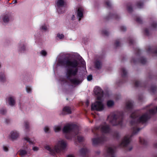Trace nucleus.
<instances>
[{
	"instance_id": "1",
	"label": "nucleus",
	"mask_w": 157,
	"mask_h": 157,
	"mask_svg": "<svg viewBox=\"0 0 157 157\" xmlns=\"http://www.w3.org/2000/svg\"><path fill=\"white\" fill-rule=\"evenodd\" d=\"M58 64L59 66H61L71 67L72 68L67 69L66 74L67 78L70 81L71 83L75 85H78L81 82L76 78H71L72 76H75L76 75L78 71L79 63L77 60L75 59L71 60L68 58L66 57L62 59L59 60Z\"/></svg>"
},
{
	"instance_id": "2",
	"label": "nucleus",
	"mask_w": 157,
	"mask_h": 157,
	"mask_svg": "<svg viewBox=\"0 0 157 157\" xmlns=\"http://www.w3.org/2000/svg\"><path fill=\"white\" fill-rule=\"evenodd\" d=\"M67 146L66 142L63 140H61L58 141L53 148H52L48 145H45L44 147L45 149L49 151L50 154L54 155L56 153H60L66 149Z\"/></svg>"
},
{
	"instance_id": "3",
	"label": "nucleus",
	"mask_w": 157,
	"mask_h": 157,
	"mask_svg": "<svg viewBox=\"0 0 157 157\" xmlns=\"http://www.w3.org/2000/svg\"><path fill=\"white\" fill-rule=\"evenodd\" d=\"M130 117L132 119L130 121V124L132 125H136L137 124H143L146 122L147 120V113L138 115L136 112H134L132 113Z\"/></svg>"
},
{
	"instance_id": "4",
	"label": "nucleus",
	"mask_w": 157,
	"mask_h": 157,
	"mask_svg": "<svg viewBox=\"0 0 157 157\" xmlns=\"http://www.w3.org/2000/svg\"><path fill=\"white\" fill-rule=\"evenodd\" d=\"M107 119L113 125H121L122 124L123 117L120 114H111L108 117Z\"/></svg>"
},
{
	"instance_id": "5",
	"label": "nucleus",
	"mask_w": 157,
	"mask_h": 157,
	"mask_svg": "<svg viewBox=\"0 0 157 157\" xmlns=\"http://www.w3.org/2000/svg\"><path fill=\"white\" fill-rule=\"evenodd\" d=\"M63 131L64 133H71L73 135H77L79 133V128L76 125L68 124L64 126Z\"/></svg>"
},
{
	"instance_id": "6",
	"label": "nucleus",
	"mask_w": 157,
	"mask_h": 157,
	"mask_svg": "<svg viewBox=\"0 0 157 157\" xmlns=\"http://www.w3.org/2000/svg\"><path fill=\"white\" fill-rule=\"evenodd\" d=\"M104 109V105L102 102V99L98 100L94 103L91 104V110L101 111Z\"/></svg>"
},
{
	"instance_id": "7",
	"label": "nucleus",
	"mask_w": 157,
	"mask_h": 157,
	"mask_svg": "<svg viewBox=\"0 0 157 157\" xmlns=\"http://www.w3.org/2000/svg\"><path fill=\"white\" fill-rule=\"evenodd\" d=\"M100 129L102 132L105 133L109 132L110 130L109 127V125L105 123L101 124L100 127H96L92 129V132H94V130Z\"/></svg>"
},
{
	"instance_id": "8",
	"label": "nucleus",
	"mask_w": 157,
	"mask_h": 157,
	"mask_svg": "<svg viewBox=\"0 0 157 157\" xmlns=\"http://www.w3.org/2000/svg\"><path fill=\"white\" fill-rule=\"evenodd\" d=\"M92 140L93 145H96L106 141L107 140V138L104 135H103L99 138H93Z\"/></svg>"
},
{
	"instance_id": "9",
	"label": "nucleus",
	"mask_w": 157,
	"mask_h": 157,
	"mask_svg": "<svg viewBox=\"0 0 157 157\" xmlns=\"http://www.w3.org/2000/svg\"><path fill=\"white\" fill-rule=\"evenodd\" d=\"M131 136L132 135H128L125 136L120 144L119 146L120 147H124L128 145L130 142Z\"/></svg>"
},
{
	"instance_id": "10",
	"label": "nucleus",
	"mask_w": 157,
	"mask_h": 157,
	"mask_svg": "<svg viewBox=\"0 0 157 157\" xmlns=\"http://www.w3.org/2000/svg\"><path fill=\"white\" fill-rule=\"evenodd\" d=\"M65 2L64 0H57L56 3V6L58 13H62L64 12L61 11V9L65 5Z\"/></svg>"
},
{
	"instance_id": "11",
	"label": "nucleus",
	"mask_w": 157,
	"mask_h": 157,
	"mask_svg": "<svg viewBox=\"0 0 157 157\" xmlns=\"http://www.w3.org/2000/svg\"><path fill=\"white\" fill-rule=\"evenodd\" d=\"M94 92L96 95L97 100H100L103 97V92L102 90L98 87H95L94 89Z\"/></svg>"
},
{
	"instance_id": "12",
	"label": "nucleus",
	"mask_w": 157,
	"mask_h": 157,
	"mask_svg": "<svg viewBox=\"0 0 157 157\" xmlns=\"http://www.w3.org/2000/svg\"><path fill=\"white\" fill-rule=\"evenodd\" d=\"M19 136V133L16 131H12L10 133V137L12 140L17 139Z\"/></svg>"
},
{
	"instance_id": "13",
	"label": "nucleus",
	"mask_w": 157,
	"mask_h": 157,
	"mask_svg": "<svg viewBox=\"0 0 157 157\" xmlns=\"http://www.w3.org/2000/svg\"><path fill=\"white\" fill-rule=\"evenodd\" d=\"M107 152L110 157H115L114 155L115 149L114 147H109L107 150Z\"/></svg>"
},
{
	"instance_id": "14",
	"label": "nucleus",
	"mask_w": 157,
	"mask_h": 157,
	"mask_svg": "<svg viewBox=\"0 0 157 157\" xmlns=\"http://www.w3.org/2000/svg\"><path fill=\"white\" fill-rule=\"evenodd\" d=\"M23 147V149H21L19 151V155L22 156H25L27 154V151L26 150L28 148V146L24 145Z\"/></svg>"
},
{
	"instance_id": "15",
	"label": "nucleus",
	"mask_w": 157,
	"mask_h": 157,
	"mask_svg": "<svg viewBox=\"0 0 157 157\" xmlns=\"http://www.w3.org/2000/svg\"><path fill=\"white\" fill-rule=\"evenodd\" d=\"M83 10L82 7H79L77 10V16L79 18L78 21H80L81 18L83 16Z\"/></svg>"
},
{
	"instance_id": "16",
	"label": "nucleus",
	"mask_w": 157,
	"mask_h": 157,
	"mask_svg": "<svg viewBox=\"0 0 157 157\" xmlns=\"http://www.w3.org/2000/svg\"><path fill=\"white\" fill-rule=\"evenodd\" d=\"M7 101L9 105L11 106H13L15 104L14 98L12 97H9L7 100Z\"/></svg>"
},
{
	"instance_id": "17",
	"label": "nucleus",
	"mask_w": 157,
	"mask_h": 157,
	"mask_svg": "<svg viewBox=\"0 0 157 157\" xmlns=\"http://www.w3.org/2000/svg\"><path fill=\"white\" fill-rule=\"evenodd\" d=\"M133 106V104L132 101H128L126 103V109L128 110H131Z\"/></svg>"
},
{
	"instance_id": "18",
	"label": "nucleus",
	"mask_w": 157,
	"mask_h": 157,
	"mask_svg": "<svg viewBox=\"0 0 157 157\" xmlns=\"http://www.w3.org/2000/svg\"><path fill=\"white\" fill-rule=\"evenodd\" d=\"M88 150L86 148H82L79 151L80 155L82 156H84L87 152Z\"/></svg>"
},
{
	"instance_id": "19",
	"label": "nucleus",
	"mask_w": 157,
	"mask_h": 157,
	"mask_svg": "<svg viewBox=\"0 0 157 157\" xmlns=\"http://www.w3.org/2000/svg\"><path fill=\"white\" fill-rule=\"evenodd\" d=\"M95 67L98 69L101 68L102 66V63L99 60L97 59L95 62Z\"/></svg>"
},
{
	"instance_id": "20",
	"label": "nucleus",
	"mask_w": 157,
	"mask_h": 157,
	"mask_svg": "<svg viewBox=\"0 0 157 157\" xmlns=\"http://www.w3.org/2000/svg\"><path fill=\"white\" fill-rule=\"evenodd\" d=\"M63 112L67 114H70L71 113V108L69 106L65 107L63 109Z\"/></svg>"
},
{
	"instance_id": "21",
	"label": "nucleus",
	"mask_w": 157,
	"mask_h": 157,
	"mask_svg": "<svg viewBox=\"0 0 157 157\" xmlns=\"http://www.w3.org/2000/svg\"><path fill=\"white\" fill-rule=\"evenodd\" d=\"M2 19L4 22L5 23L8 22L9 21L8 15L7 14L3 15L2 17Z\"/></svg>"
},
{
	"instance_id": "22",
	"label": "nucleus",
	"mask_w": 157,
	"mask_h": 157,
	"mask_svg": "<svg viewBox=\"0 0 157 157\" xmlns=\"http://www.w3.org/2000/svg\"><path fill=\"white\" fill-rule=\"evenodd\" d=\"M24 139L27 142H29V144H34V141L32 140L29 138L28 137H25Z\"/></svg>"
},
{
	"instance_id": "23",
	"label": "nucleus",
	"mask_w": 157,
	"mask_h": 157,
	"mask_svg": "<svg viewBox=\"0 0 157 157\" xmlns=\"http://www.w3.org/2000/svg\"><path fill=\"white\" fill-rule=\"evenodd\" d=\"M80 133V131H79V133L77 135L74 134V135H77V138L79 142H81L83 140L84 138L82 136H81L80 134H79Z\"/></svg>"
},
{
	"instance_id": "24",
	"label": "nucleus",
	"mask_w": 157,
	"mask_h": 157,
	"mask_svg": "<svg viewBox=\"0 0 157 157\" xmlns=\"http://www.w3.org/2000/svg\"><path fill=\"white\" fill-rule=\"evenodd\" d=\"M141 129L137 128V127H134L133 128L132 134H137L140 130Z\"/></svg>"
},
{
	"instance_id": "25",
	"label": "nucleus",
	"mask_w": 157,
	"mask_h": 157,
	"mask_svg": "<svg viewBox=\"0 0 157 157\" xmlns=\"http://www.w3.org/2000/svg\"><path fill=\"white\" fill-rule=\"evenodd\" d=\"M157 90V87L156 86H152L150 88V90L153 94H155Z\"/></svg>"
},
{
	"instance_id": "26",
	"label": "nucleus",
	"mask_w": 157,
	"mask_h": 157,
	"mask_svg": "<svg viewBox=\"0 0 157 157\" xmlns=\"http://www.w3.org/2000/svg\"><path fill=\"white\" fill-rule=\"evenodd\" d=\"M121 75L122 77L125 76L127 74V72L124 68H122L121 70Z\"/></svg>"
},
{
	"instance_id": "27",
	"label": "nucleus",
	"mask_w": 157,
	"mask_h": 157,
	"mask_svg": "<svg viewBox=\"0 0 157 157\" xmlns=\"http://www.w3.org/2000/svg\"><path fill=\"white\" fill-rule=\"evenodd\" d=\"M113 136L115 138L118 139L119 138L120 135L118 132H115L113 133Z\"/></svg>"
},
{
	"instance_id": "28",
	"label": "nucleus",
	"mask_w": 157,
	"mask_h": 157,
	"mask_svg": "<svg viewBox=\"0 0 157 157\" xmlns=\"http://www.w3.org/2000/svg\"><path fill=\"white\" fill-rule=\"evenodd\" d=\"M54 129L55 131L56 132L59 131L61 129V128L60 126H55L54 127Z\"/></svg>"
},
{
	"instance_id": "29",
	"label": "nucleus",
	"mask_w": 157,
	"mask_h": 157,
	"mask_svg": "<svg viewBox=\"0 0 157 157\" xmlns=\"http://www.w3.org/2000/svg\"><path fill=\"white\" fill-rule=\"evenodd\" d=\"M114 104V102L113 101H108L107 102V105L108 107H110L113 105Z\"/></svg>"
},
{
	"instance_id": "30",
	"label": "nucleus",
	"mask_w": 157,
	"mask_h": 157,
	"mask_svg": "<svg viewBox=\"0 0 157 157\" xmlns=\"http://www.w3.org/2000/svg\"><path fill=\"white\" fill-rule=\"evenodd\" d=\"M151 27L153 29H155L157 28V23L153 22L151 24Z\"/></svg>"
},
{
	"instance_id": "31",
	"label": "nucleus",
	"mask_w": 157,
	"mask_h": 157,
	"mask_svg": "<svg viewBox=\"0 0 157 157\" xmlns=\"http://www.w3.org/2000/svg\"><path fill=\"white\" fill-rule=\"evenodd\" d=\"M5 75L3 73L0 74V80L3 81L4 80Z\"/></svg>"
},
{
	"instance_id": "32",
	"label": "nucleus",
	"mask_w": 157,
	"mask_h": 157,
	"mask_svg": "<svg viewBox=\"0 0 157 157\" xmlns=\"http://www.w3.org/2000/svg\"><path fill=\"white\" fill-rule=\"evenodd\" d=\"M140 142L141 144L143 145L145 144L146 143V142L145 140L143 138H140Z\"/></svg>"
},
{
	"instance_id": "33",
	"label": "nucleus",
	"mask_w": 157,
	"mask_h": 157,
	"mask_svg": "<svg viewBox=\"0 0 157 157\" xmlns=\"http://www.w3.org/2000/svg\"><path fill=\"white\" fill-rule=\"evenodd\" d=\"M140 62L142 64H144L146 62V59L143 57H141L140 60Z\"/></svg>"
},
{
	"instance_id": "34",
	"label": "nucleus",
	"mask_w": 157,
	"mask_h": 157,
	"mask_svg": "<svg viewBox=\"0 0 157 157\" xmlns=\"http://www.w3.org/2000/svg\"><path fill=\"white\" fill-rule=\"evenodd\" d=\"M40 53L41 55L44 56H46L47 54L46 52L44 50L41 51Z\"/></svg>"
},
{
	"instance_id": "35",
	"label": "nucleus",
	"mask_w": 157,
	"mask_h": 157,
	"mask_svg": "<svg viewBox=\"0 0 157 157\" xmlns=\"http://www.w3.org/2000/svg\"><path fill=\"white\" fill-rule=\"evenodd\" d=\"M44 130L46 133H48L49 132V128L47 126H45L44 128Z\"/></svg>"
},
{
	"instance_id": "36",
	"label": "nucleus",
	"mask_w": 157,
	"mask_h": 157,
	"mask_svg": "<svg viewBox=\"0 0 157 157\" xmlns=\"http://www.w3.org/2000/svg\"><path fill=\"white\" fill-rule=\"evenodd\" d=\"M148 112L152 114H154L156 112L155 110L154 109H151L149 110H148Z\"/></svg>"
},
{
	"instance_id": "37",
	"label": "nucleus",
	"mask_w": 157,
	"mask_h": 157,
	"mask_svg": "<svg viewBox=\"0 0 157 157\" xmlns=\"http://www.w3.org/2000/svg\"><path fill=\"white\" fill-rule=\"evenodd\" d=\"M6 113V111L5 109H2L0 110V113L2 114H4Z\"/></svg>"
},
{
	"instance_id": "38",
	"label": "nucleus",
	"mask_w": 157,
	"mask_h": 157,
	"mask_svg": "<svg viewBox=\"0 0 157 157\" xmlns=\"http://www.w3.org/2000/svg\"><path fill=\"white\" fill-rule=\"evenodd\" d=\"M24 125H25V128L26 129H28L29 128V123L27 121H25L24 122Z\"/></svg>"
},
{
	"instance_id": "39",
	"label": "nucleus",
	"mask_w": 157,
	"mask_h": 157,
	"mask_svg": "<svg viewBox=\"0 0 157 157\" xmlns=\"http://www.w3.org/2000/svg\"><path fill=\"white\" fill-rule=\"evenodd\" d=\"M57 36L60 39H62L64 38V36L63 34H58L57 35Z\"/></svg>"
},
{
	"instance_id": "40",
	"label": "nucleus",
	"mask_w": 157,
	"mask_h": 157,
	"mask_svg": "<svg viewBox=\"0 0 157 157\" xmlns=\"http://www.w3.org/2000/svg\"><path fill=\"white\" fill-rule=\"evenodd\" d=\"M140 84V82L138 81H136L135 82V86L136 87H138Z\"/></svg>"
},
{
	"instance_id": "41",
	"label": "nucleus",
	"mask_w": 157,
	"mask_h": 157,
	"mask_svg": "<svg viewBox=\"0 0 157 157\" xmlns=\"http://www.w3.org/2000/svg\"><path fill=\"white\" fill-rule=\"evenodd\" d=\"M26 90L27 92L29 93L31 91V89L30 87L27 86L26 87Z\"/></svg>"
},
{
	"instance_id": "42",
	"label": "nucleus",
	"mask_w": 157,
	"mask_h": 157,
	"mask_svg": "<svg viewBox=\"0 0 157 157\" xmlns=\"http://www.w3.org/2000/svg\"><path fill=\"white\" fill-rule=\"evenodd\" d=\"M136 20L138 22L140 23H141L142 21V19L139 17H137Z\"/></svg>"
},
{
	"instance_id": "43",
	"label": "nucleus",
	"mask_w": 157,
	"mask_h": 157,
	"mask_svg": "<svg viewBox=\"0 0 157 157\" xmlns=\"http://www.w3.org/2000/svg\"><path fill=\"white\" fill-rule=\"evenodd\" d=\"M143 6V3L139 2L137 4V6L139 8H141Z\"/></svg>"
},
{
	"instance_id": "44",
	"label": "nucleus",
	"mask_w": 157,
	"mask_h": 157,
	"mask_svg": "<svg viewBox=\"0 0 157 157\" xmlns=\"http://www.w3.org/2000/svg\"><path fill=\"white\" fill-rule=\"evenodd\" d=\"M92 76L91 75H89L87 77V79L88 81H90L92 79Z\"/></svg>"
},
{
	"instance_id": "45",
	"label": "nucleus",
	"mask_w": 157,
	"mask_h": 157,
	"mask_svg": "<svg viewBox=\"0 0 157 157\" xmlns=\"http://www.w3.org/2000/svg\"><path fill=\"white\" fill-rule=\"evenodd\" d=\"M39 149V148L37 147H33V150L34 151H37Z\"/></svg>"
},
{
	"instance_id": "46",
	"label": "nucleus",
	"mask_w": 157,
	"mask_h": 157,
	"mask_svg": "<svg viewBox=\"0 0 157 157\" xmlns=\"http://www.w3.org/2000/svg\"><path fill=\"white\" fill-rule=\"evenodd\" d=\"M41 29L44 30H46L47 29V27L46 26L43 25L41 26Z\"/></svg>"
},
{
	"instance_id": "47",
	"label": "nucleus",
	"mask_w": 157,
	"mask_h": 157,
	"mask_svg": "<svg viewBox=\"0 0 157 157\" xmlns=\"http://www.w3.org/2000/svg\"><path fill=\"white\" fill-rule=\"evenodd\" d=\"M121 29L122 31H124L126 30V28L124 26H121Z\"/></svg>"
},
{
	"instance_id": "48",
	"label": "nucleus",
	"mask_w": 157,
	"mask_h": 157,
	"mask_svg": "<svg viewBox=\"0 0 157 157\" xmlns=\"http://www.w3.org/2000/svg\"><path fill=\"white\" fill-rule=\"evenodd\" d=\"M128 10L129 12H131L132 10V8L131 6H129L128 7Z\"/></svg>"
},
{
	"instance_id": "49",
	"label": "nucleus",
	"mask_w": 157,
	"mask_h": 157,
	"mask_svg": "<svg viewBox=\"0 0 157 157\" xmlns=\"http://www.w3.org/2000/svg\"><path fill=\"white\" fill-rule=\"evenodd\" d=\"M105 3H106V5L108 6L109 7L111 5V4L110 2H109L108 1H106V2H105Z\"/></svg>"
},
{
	"instance_id": "50",
	"label": "nucleus",
	"mask_w": 157,
	"mask_h": 157,
	"mask_svg": "<svg viewBox=\"0 0 157 157\" xmlns=\"http://www.w3.org/2000/svg\"><path fill=\"white\" fill-rule=\"evenodd\" d=\"M103 34L107 36L108 35V33L106 30H104L103 31Z\"/></svg>"
},
{
	"instance_id": "51",
	"label": "nucleus",
	"mask_w": 157,
	"mask_h": 157,
	"mask_svg": "<svg viewBox=\"0 0 157 157\" xmlns=\"http://www.w3.org/2000/svg\"><path fill=\"white\" fill-rule=\"evenodd\" d=\"M3 149L5 151H7L8 150V148L7 147L5 146H3Z\"/></svg>"
},
{
	"instance_id": "52",
	"label": "nucleus",
	"mask_w": 157,
	"mask_h": 157,
	"mask_svg": "<svg viewBox=\"0 0 157 157\" xmlns=\"http://www.w3.org/2000/svg\"><path fill=\"white\" fill-rule=\"evenodd\" d=\"M119 44H120V43L117 40L116 41V42H115V44L116 47H118V46H119Z\"/></svg>"
},
{
	"instance_id": "53",
	"label": "nucleus",
	"mask_w": 157,
	"mask_h": 157,
	"mask_svg": "<svg viewBox=\"0 0 157 157\" xmlns=\"http://www.w3.org/2000/svg\"><path fill=\"white\" fill-rule=\"evenodd\" d=\"M153 53L157 55V47L155 48V49L154 50H153Z\"/></svg>"
},
{
	"instance_id": "54",
	"label": "nucleus",
	"mask_w": 157,
	"mask_h": 157,
	"mask_svg": "<svg viewBox=\"0 0 157 157\" xmlns=\"http://www.w3.org/2000/svg\"><path fill=\"white\" fill-rule=\"evenodd\" d=\"M67 157H75L74 156L72 155H68Z\"/></svg>"
},
{
	"instance_id": "55",
	"label": "nucleus",
	"mask_w": 157,
	"mask_h": 157,
	"mask_svg": "<svg viewBox=\"0 0 157 157\" xmlns=\"http://www.w3.org/2000/svg\"><path fill=\"white\" fill-rule=\"evenodd\" d=\"M132 149V147H131L129 148L128 149V150L129 151H130Z\"/></svg>"
},
{
	"instance_id": "56",
	"label": "nucleus",
	"mask_w": 157,
	"mask_h": 157,
	"mask_svg": "<svg viewBox=\"0 0 157 157\" xmlns=\"http://www.w3.org/2000/svg\"><path fill=\"white\" fill-rule=\"evenodd\" d=\"M74 18H75V16L74 15H73L72 16V17H71V19L72 20H74Z\"/></svg>"
},
{
	"instance_id": "57",
	"label": "nucleus",
	"mask_w": 157,
	"mask_h": 157,
	"mask_svg": "<svg viewBox=\"0 0 157 157\" xmlns=\"http://www.w3.org/2000/svg\"><path fill=\"white\" fill-rule=\"evenodd\" d=\"M154 146L155 148H157V143L154 144Z\"/></svg>"
},
{
	"instance_id": "58",
	"label": "nucleus",
	"mask_w": 157,
	"mask_h": 157,
	"mask_svg": "<svg viewBox=\"0 0 157 157\" xmlns=\"http://www.w3.org/2000/svg\"><path fill=\"white\" fill-rule=\"evenodd\" d=\"M132 41H133V40L132 39H131L129 41V43H131V44H132Z\"/></svg>"
},
{
	"instance_id": "59",
	"label": "nucleus",
	"mask_w": 157,
	"mask_h": 157,
	"mask_svg": "<svg viewBox=\"0 0 157 157\" xmlns=\"http://www.w3.org/2000/svg\"><path fill=\"white\" fill-rule=\"evenodd\" d=\"M13 3H17V0H13Z\"/></svg>"
},
{
	"instance_id": "60",
	"label": "nucleus",
	"mask_w": 157,
	"mask_h": 157,
	"mask_svg": "<svg viewBox=\"0 0 157 157\" xmlns=\"http://www.w3.org/2000/svg\"><path fill=\"white\" fill-rule=\"evenodd\" d=\"M147 49H148V52H149L150 51V49H151L148 46Z\"/></svg>"
},
{
	"instance_id": "61",
	"label": "nucleus",
	"mask_w": 157,
	"mask_h": 157,
	"mask_svg": "<svg viewBox=\"0 0 157 157\" xmlns=\"http://www.w3.org/2000/svg\"><path fill=\"white\" fill-rule=\"evenodd\" d=\"M86 104L87 106L88 105H89V102L88 101H87L86 102Z\"/></svg>"
},
{
	"instance_id": "62",
	"label": "nucleus",
	"mask_w": 157,
	"mask_h": 157,
	"mask_svg": "<svg viewBox=\"0 0 157 157\" xmlns=\"http://www.w3.org/2000/svg\"><path fill=\"white\" fill-rule=\"evenodd\" d=\"M84 63H85V62H84V61H82V64H84Z\"/></svg>"
},
{
	"instance_id": "63",
	"label": "nucleus",
	"mask_w": 157,
	"mask_h": 157,
	"mask_svg": "<svg viewBox=\"0 0 157 157\" xmlns=\"http://www.w3.org/2000/svg\"><path fill=\"white\" fill-rule=\"evenodd\" d=\"M148 117V120L150 119V117H149V116H148V117Z\"/></svg>"
},
{
	"instance_id": "64",
	"label": "nucleus",
	"mask_w": 157,
	"mask_h": 157,
	"mask_svg": "<svg viewBox=\"0 0 157 157\" xmlns=\"http://www.w3.org/2000/svg\"><path fill=\"white\" fill-rule=\"evenodd\" d=\"M147 33H148V35H149V29H148V32H147Z\"/></svg>"
}]
</instances>
